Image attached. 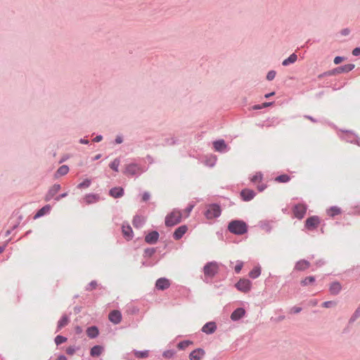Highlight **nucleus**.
<instances>
[{"instance_id": "f257e3e1", "label": "nucleus", "mask_w": 360, "mask_h": 360, "mask_svg": "<svg viewBox=\"0 0 360 360\" xmlns=\"http://www.w3.org/2000/svg\"><path fill=\"white\" fill-rule=\"evenodd\" d=\"M229 231L236 235H242L247 232V224L240 220H233L228 226Z\"/></svg>"}, {"instance_id": "f03ea898", "label": "nucleus", "mask_w": 360, "mask_h": 360, "mask_svg": "<svg viewBox=\"0 0 360 360\" xmlns=\"http://www.w3.org/2000/svg\"><path fill=\"white\" fill-rule=\"evenodd\" d=\"M182 219V213L177 210H174L165 217V225L167 226H174L179 224Z\"/></svg>"}, {"instance_id": "7ed1b4c3", "label": "nucleus", "mask_w": 360, "mask_h": 360, "mask_svg": "<svg viewBox=\"0 0 360 360\" xmlns=\"http://www.w3.org/2000/svg\"><path fill=\"white\" fill-rule=\"evenodd\" d=\"M219 264L215 262H211L207 263L203 269L204 274L205 278H212L218 272Z\"/></svg>"}, {"instance_id": "20e7f679", "label": "nucleus", "mask_w": 360, "mask_h": 360, "mask_svg": "<svg viewBox=\"0 0 360 360\" xmlns=\"http://www.w3.org/2000/svg\"><path fill=\"white\" fill-rule=\"evenodd\" d=\"M221 214L220 207L217 205H211L206 210L205 215L208 219L218 217Z\"/></svg>"}, {"instance_id": "39448f33", "label": "nucleus", "mask_w": 360, "mask_h": 360, "mask_svg": "<svg viewBox=\"0 0 360 360\" xmlns=\"http://www.w3.org/2000/svg\"><path fill=\"white\" fill-rule=\"evenodd\" d=\"M235 286L239 291L246 293L251 290L252 283L248 279L240 278Z\"/></svg>"}, {"instance_id": "423d86ee", "label": "nucleus", "mask_w": 360, "mask_h": 360, "mask_svg": "<svg viewBox=\"0 0 360 360\" xmlns=\"http://www.w3.org/2000/svg\"><path fill=\"white\" fill-rule=\"evenodd\" d=\"M292 212L296 218L302 219L307 212V206L304 204H297L293 207Z\"/></svg>"}, {"instance_id": "0eeeda50", "label": "nucleus", "mask_w": 360, "mask_h": 360, "mask_svg": "<svg viewBox=\"0 0 360 360\" xmlns=\"http://www.w3.org/2000/svg\"><path fill=\"white\" fill-rule=\"evenodd\" d=\"M320 224V219L317 216L309 217L305 221L307 229L311 230L316 229Z\"/></svg>"}, {"instance_id": "6e6552de", "label": "nucleus", "mask_w": 360, "mask_h": 360, "mask_svg": "<svg viewBox=\"0 0 360 360\" xmlns=\"http://www.w3.org/2000/svg\"><path fill=\"white\" fill-rule=\"evenodd\" d=\"M127 175H135L141 172L140 167L136 164H129L126 166L124 172Z\"/></svg>"}, {"instance_id": "1a4fd4ad", "label": "nucleus", "mask_w": 360, "mask_h": 360, "mask_svg": "<svg viewBox=\"0 0 360 360\" xmlns=\"http://www.w3.org/2000/svg\"><path fill=\"white\" fill-rule=\"evenodd\" d=\"M60 186L59 184H54L50 188L48 193L45 195L44 200L47 202L51 200L60 191Z\"/></svg>"}, {"instance_id": "9d476101", "label": "nucleus", "mask_w": 360, "mask_h": 360, "mask_svg": "<svg viewBox=\"0 0 360 360\" xmlns=\"http://www.w3.org/2000/svg\"><path fill=\"white\" fill-rule=\"evenodd\" d=\"M108 318L112 323L117 324L122 320L121 312L118 310H113L109 314Z\"/></svg>"}, {"instance_id": "9b49d317", "label": "nucleus", "mask_w": 360, "mask_h": 360, "mask_svg": "<svg viewBox=\"0 0 360 360\" xmlns=\"http://www.w3.org/2000/svg\"><path fill=\"white\" fill-rule=\"evenodd\" d=\"M188 227L186 225H182L178 227L173 233V237L175 240H179L187 232Z\"/></svg>"}, {"instance_id": "f8f14e48", "label": "nucleus", "mask_w": 360, "mask_h": 360, "mask_svg": "<svg viewBox=\"0 0 360 360\" xmlns=\"http://www.w3.org/2000/svg\"><path fill=\"white\" fill-rule=\"evenodd\" d=\"M158 232L153 231L146 236L145 241L148 244H155L158 241Z\"/></svg>"}, {"instance_id": "ddd939ff", "label": "nucleus", "mask_w": 360, "mask_h": 360, "mask_svg": "<svg viewBox=\"0 0 360 360\" xmlns=\"http://www.w3.org/2000/svg\"><path fill=\"white\" fill-rule=\"evenodd\" d=\"M155 286L158 289L164 290L170 286V282L165 278H161L156 281Z\"/></svg>"}, {"instance_id": "4468645a", "label": "nucleus", "mask_w": 360, "mask_h": 360, "mask_svg": "<svg viewBox=\"0 0 360 360\" xmlns=\"http://www.w3.org/2000/svg\"><path fill=\"white\" fill-rule=\"evenodd\" d=\"M205 350L198 348L195 350H193L189 355L190 360H200L202 356L205 355Z\"/></svg>"}, {"instance_id": "2eb2a0df", "label": "nucleus", "mask_w": 360, "mask_h": 360, "mask_svg": "<svg viewBox=\"0 0 360 360\" xmlns=\"http://www.w3.org/2000/svg\"><path fill=\"white\" fill-rule=\"evenodd\" d=\"M217 329V325L214 322H208L203 326L202 331L206 334H212Z\"/></svg>"}, {"instance_id": "dca6fc26", "label": "nucleus", "mask_w": 360, "mask_h": 360, "mask_svg": "<svg viewBox=\"0 0 360 360\" xmlns=\"http://www.w3.org/2000/svg\"><path fill=\"white\" fill-rule=\"evenodd\" d=\"M245 311L243 308H238L231 315V319L233 321H238L244 316Z\"/></svg>"}, {"instance_id": "f3484780", "label": "nucleus", "mask_w": 360, "mask_h": 360, "mask_svg": "<svg viewBox=\"0 0 360 360\" xmlns=\"http://www.w3.org/2000/svg\"><path fill=\"white\" fill-rule=\"evenodd\" d=\"M240 195L244 200L249 201L255 197V193L252 190L245 188L241 191Z\"/></svg>"}, {"instance_id": "a211bd4d", "label": "nucleus", "mask_w": 360, "mask_h": 360, "mask_svg": "<svg viewBox=\"0 0 360 360\" xmlns=\"http://www.w3.org/2000/svg\"><path fill=\"white\" fill-rule=\"evenodd\" d=\"M110 195L113 198H120L124 195V190L121 187H115L110 189Z\"/></svg>"}, {"instance_id": "6ab92c4d", "label": "nucleus", "mask_w": 360, "mask_h": 360, "mask_svg": "<svg viewBox=\"0 0 360 360\" xmlns=\"http://www.w3.org/2000/svg\"><path fill=\"white\" fill-rule=\"evenodd\" d=\"M342 289V286L340 283L338 282H333L330 285V292L333 295H337L338 294Z\"/></svg>"}, {"instance_id": "aec40b11", "label": "nucleus", "mask_w": 360, "mask_h": 360, "mask_svg": "<svg viewBox=\"0 0 360 360\" xmlns=\"http://www.w3.org/2000/svg\"><path fill=\"white\" fill-rule=\"evenodd\" d=\"M310 266V264L307 260H300L297 262L295 265V269L298 271H303L308 269Z\"/></svg>"}, {"instance_id": "412c9836", "label": "nucleus", "mask_w": 360, "mask_h": 360, "mask_svg": "<svg viewBox=\"0 0 360 360\" xmlns=\"http://www.w3.org/2000/svg\"><path fill=\"white\" fill-rule=\"evenodd\" d=\"M214 148L217 151H223L226 149V145L224 140L216 141L213 143Z\"/></svg>"}, {"instance_id": "4be33fe9", "label": "nucleus", "mask_w": 360, "mask_h": 360, "mask_svg": "<svg viewBox=\"0 0 360 360\" xmlns=\"http://www.w3.org/2000/svg\"><path fill=\"white\" fill-rule=\"evenodd\" d=\"M98 200H99V196L96 194L86 195L84 198V200L86 204L94 203V202H97Z\"/></svg>"}, {"instance_id": "5701e85b", "label": "nucleus", "mask_w": 360, "mask_h": 360, "mask_svg": "<svg viewBox=\"0 0 360 360\" xmlns=\"http://www.w3.org/2000/svg\"><path fill=\"white\" fill-rule=\"evenodd\" d=\"M122 229V233H123V235L124 236V237L127 240L131 239L133 231H132L131 226L123 225Z\"/></svg>"}, {"instance_id": "b1692460", "label": "nucleus", "mask_w": 360, "mask_h": 360, "mask_svg": "<svg viewBox=\"0 0 360 360\" xmlns=\"http://www.w3.org/2000/svg\"><path fill=\"white\" fill-rule=\"evenodd\" d=\"M86 334L90 338H94L98 335V330L96 326H91L87 328Z\"/></svg>"}, {"instance_id": "393cba45", "label": "nucleus", "mask_w": 360, "mask_h": 360, "mask_svg": "<svg viewBox=\"0 0 360 360\" xmlns=\"http://www.w3.org/2000/svg\"><path fill=\"white\" fill-rule=\"evenodd\" d=\"M103 347L100 345H96L91 348L90 354L92 356H98L103 352Z\"/></svg>"}, {"instance_id": "a878e982", "label": "nucleus", "mask_w": 360, "mask_h": 360, "mask_svg": "<svg viewBox=\"0 0 360 360\" xmlns=\"http://www.w3.org/2000/svg\"><path fill=\"white\" fill-rule=\"evenodd\" d=\"M297 60V56L295 53L291 54L288 58L285 59L282 64L284 66H287L289 64L294 63Z\"/></svg>"}, {"instance_id": "bb28decb", "label": "nucleus", "mask_w": 360, "mask_h": 360, "mask_svg": "<svg viewBox=\"0 0 360 360\" xmlns=\"http://www.w3.org/2000/svg\"><path fill=\"white\" fill-rule=\"evenodd\" d=\"M69 323V318L68 316L64 315L58 322V328L60 330L62 328L67 326Z\"/></svg>"}, {"instance_id": "cd10ccee", "label": "nucleus", "mask_w": 360, "mask_h": 360, "mask_svg": "<svg viewBox=\"0 0 360 360\" xmlns=\"http://www.w3.org/2000/svg\"><path fill=\"white\" fill-rule=\"evenodd\" d=\"M50 210H51V206L50 205H46V206L43 207L42 208H41L37 212V213L36 214L34 217L35 218L40 217L46 214V213H48Z\"/></svg>"}, {"instance_id": "c85d7f7f", "label": "nucleus", "mask_w": 360, "mask_h": 360, "mask_svg": "<svg viewBox=\"0 0 360 360\" xmlns=\"http://www.w3.org/2000/svg\"><path fill=\"white\" fill-rule=\"evenodd\" d=\"M261 274V269L260 267H255L252 270H251L249 273V276L252 278H256L259 277Z\"/></svg>"}, {"instance_id": "c756f323", "label": "nucleus", "mask_w": 360, "mask_h": 360, "mask_svg": "<svg viewBox=\"0 0 360 360\" xmlns=\"http://www.w3.org/2000/svg\"><path fill=\"white\" fill-rule=\"evenodd\" d=\"M327 213L330 217H334L341 213V210L338 207H332L327 210Z\"/></svg>"}, {"instance_id": "7c9ffc66", "label": "nucleus", "mask_w": 360, "mask_h": 360, "mask_svg": "<svg viewBox=\"0 0 360 360\" xmlns=\"http://www.w3.org/2000/svg\"><path fill=\"white\" fill-rule=\"evenodd\" d=\"M354 68V65L353 64H347V65H345L344 66H342V67H340L338 68V72H349L351 70H352Z\"/></svg>"}, {"instance_id": "2f4dec72", "label": "nucleus", "mask_w": 360, "mask_h": 360, "mask_svg": "<svg viewBox=\"0 0 360 360\" xmlns=\"http://www.w3.org/2000/svg\"><path fill=\"white\" fill-rule=\"evenodd\" d=\"M69 172V167L67 165H62L58 168L56 172V176H63L68 174Z\"/></svg>"}, {"instance_id": "473e14b6", "label": "nucleus", "mask_w": 360, "mask_h": 360, "mask_svg": "<svg viewBox=\"0 0 360 360\" xmlns=\"http://www.w3.org/2000/svg\"><path fill=\"white\" fill-rule=\"evenodd\" d=\"M134 354L137 358H147L149 355V352L148 350H145L143 352L139 351H134Z\"/></svg>"}, {"instance_id": "72a5a7b5", "label": "nucleus", "mask_w": 360, "mask_h": 360, "mask_svg": "<svg viewBox=\"0 0 360 360\" xmlns=\"http://www.w3.org/2000/svg\"><path fill=\"white\" fill-rule=\"evenodd\" d=\"M290 180V177L287 174H281L276 178V181L280 183H286Z\"/></svg>"}, {"instance_id": "f704fd0d", "label": "nucleus", "mask_w": 360, "mask_h": 360, "mask_svg": "<svg viewBox=\"0 0 360 360\" xmlns=\"http://www.w3.org/2000/svg\"><path fill=\"white\" fill-rule=\"evenodd\" d=\"M262 179V174L260 172H257L254 174L251 178V181L253 183L260 182Z\"/></svg>"}, {"instance_id": "c9c22d12", "label": "nucleus", "mask_w": 360, "mask_h": 360, "mask_svg": "<svg viewBox=\"0 0 360 360\" xmlns=\"http://www.w3.org/2000/svg\"><path fill=\"white\" fill-rule=\"evenodd\" d=\"M120 165V160L117 159L114 160L110 164V167L115 172H118V167Z\"/></svg>"}, {"instance_id": "e433bc0d", "label": "nucleus", "mask_w": 360, "mask_h": 360, "mask_svg": "<svg viewBox=\"0 0 360 360\" xmlns=\"http://www.w3.org/2000/svg\"><path fill=\"white\" fill-rule=\"evenodd\" d=\"M314 281H315V278H314V276H308V277H306L304 280H302L301 283L303 285H306L308 283H311L314 282Z\"/></svg>"}, {"instance_id": "4c0bfd02", "label": "nucleus", "mask_w": 360, "mask_h": 360, "mask_svg": "<svg viewBox=\"0 0 360 360\" xmlns=\"http://www.w3.org/2000/svg\"><path fill=\"white\" fill-rule=\"evenodd\" d=\"M66 340H67V338L63 336H61V335H57L55 338V342L57 345L66 342Z\"/></svg>"}, {"instance_id": "58836bf2", "label": "nucleus", "mask_w": 360, "mask_h": 360, "mask_svg": "<svg viewBox=\"0 0 360 360\" xmlns=\"http://www.w3.org/2000/svg\"><path fill=\"white\" fill-rule=\"evenodd\" d=\"M91 184V180L86 179L83 182L80 183L77 187L79 188H88Z\"/></svg>"}, {"instance_id": "ea45409f", "label": "nucleus", "mask_w": 360, "mask_h": 360, "mask_svg": "<svg viewBox=\"0 0 360 360\" xmlns=\"http://www.w3.org/2000/svg\"><path fill=\"white\" fill-rule=\"evenodd\" d=\"M190 344H191V342L190 341H188V340L182 341L178 344V347L179 349H184L186 347H187Z\"/></svg>"}, {"instance_id": "a19ab883", "label": "nucleus", "mask_w": 360, "mask_h": 360, "mask_svg": "<svg viewBox=\"0 0 360 360\" xmlns=\"http://www.w3.org/2000/svg\"><path fill=\"white\" fill-rule=\"evenodd\" d=\"M336 305V303L333 302V301H327V302H324L323 304H322V306L325 308H329V307H334Z\"/></svg>"}, {"instance_id": "79ce46f5", "label": "nucleus", "mask_w": 360, "mask_h": 360, "mask_svg": "<svg viewBox=\"0 0 360 360\" xmlns=\"http://www.w3.org/2000/svg\"><path fill=\"white\" fill-rule=\"evenodd\" d=\"M276 76L275 71H269L266 75V79L269 81L273 80Z\"/></svg>"}, {"instance_id": "37998d69", "label": "nucleus", "mask_w": 360, "mask_h": 360, "mask_svg": "<svg viewBox=\"0 0 360 360\" xmlns=\"http://www.w3.org/2000/svg\"><path fill=\"white\" fill-rule=\"evenodd\" d=\"M75 352V349L73 347H69L66 349V353L70 355H72Z\"/></svg>"}, {"instance_id": "c03bdc74", "label": "nucleus", "mask_w": 360, "mask_h": 360, "mask_svg": "<svg viewBox=\"0 0 360 360\" xmlns=\"http://www.w3.org/2000/svg\"><path fill=\"white\" fill-rule=\"evenodd\" d=\"M302 310V308L301 307H294L291 309V313H293V314H297L299 312H300Z\"/></svg>"}, {"instance_id": "a18cd8bd", "label": "nucleus", "mask_w": 360, "mask_h": 360, "mask_svg": "<svg viewBox=\"0 0 360 360\" xmlns=\"http://www.w3.org/2000/svg\"><path fill=\"white\" fill-rule=\"evenodd\" d=\"M243 267V263L242 262H240L239 264H238L237 265H236L235 266V271L238 274L241 269Z\"/></svg>"}, {"instance_id": "49530a36", "label": "nucleus", "mask_w": 360, "mask_h": 360, "mask_svg": "<svg viewBox=\"0 0 360 360\" xmlns=\"http://www.w3.org/2000/svg\"><path fill=\"white\" fill-rule=\"evenodd\" d=\"M150 198V194L148 192H145L142 196L143 201H147Z\"/></svg>"}, {"instance_id": "de8ad7c7", "label": "nucleus", "mask_w": 360, "mask_h": 360, "mask_svg": "<svg viewBox=\"0 0 360 360\" xmlns=\"http://www.w3.org/2000/svg\"><path fill=\"white\" fill-rule=\"evenodd\" d=\"M343 60V58L340 56H336L334 59L335 64H339Z\"/></svg>"}, {"instance_id": "09e8293b", "label": "nucleus", "mask_w": 360, "mask_h": 360, "mask_svg": "<svg viewBox=\"0 0 360 360\" xmlns=\"http://www.w3.org/2000/svg\"><path fill=\"white\" fill-rule=\"evenodd\" d=\"M352 54L355 56L360 55V48H356L352 51Z\"/></svg>"}, {"instance_id": "8fccbe9b", "label": "nucleus", "mask_w": 360, "mask_h": 360, "mask_svg": "<svg viewBox=\"0 0 360 360\" xmlns=\"http://www.w3.org/2000/svg\"><path fill=\"white\" fill-rule=\"evenodd\" d=\"M271 104V103H264L262 104V106L257 105L255 107V109H261L262 107H267L269 106Z\"/></svg>"}, {"instance_id": "3c124183", "label": "nucleus", "mask_w": 360, "mask_h": 360, "mask_svg": "<svg viewBox=\"0 0 360 360\" xmlns=\"http://www.w3.org/2000/svg\"><path fill=\"white\" fill-rule=\"evenodd\" d=\"M193 205H190L189 207H188L186 210H185V212H186V217H188L190 214V212H191L192 209H193Z\"/></svg>"}, {"instance_id": "603ef678", "label": "nucleus", "mask_w": 360, "mask_h": 360, "mask_svg": "<svg viewBox=\"0 0 360 360\" xmlns=\"http://www.w3.org/2000/svg\"><path fill=\"white\" fill-rule=\"evenodd\" d=\"M65 196H67L66 193L59 195L56 198V200L59 201L61 198H65Z\"/></svg>"}, {"instance_id": "864d4df0", "label": "nucleus", "mask_w": 360, "mask_h": 360, "mask_svg": "<svg viewBox=\"0 0 360 360\" xmlns=\"http://www.w3.org/2000/svg\"><path fill=\"white\" fill-rule=\"evenodd\" d=\"M103 137L102 136L99 135V136H96L94 139V141L95 142H99L102 140Z\"/></svg>"}, {"instance_id": "5fc2aeb1", "label": "nucleus", "mask_w": 360, "mask_h": 360, "mask_svg": "<svg viewBox=\"0 0 360 360\" xmlns=\"http://www.w3.org/2000/svg\"><path fill=\"white\" fill-rule=\"evenodd\" d=\"M96 282H91L89 285H90V290H92V289H94L96 287Z\"/></svg>"}, {"instance_id": "6e6d98bb", "label": "nucleus", "mask_w": 360, "mask_h": 360, "mask_svg": "<svg viewBox=\"0 0 360 360\" xmlns=\"http://www.w3.org/2000/svg\"><path fill=\"white\" fill-rule=\"evenodd\" d=\"M266 188V186H264V185H262V186H257V188L259 191H262L265 189Z\"/></svg>"}, {"instance_id": "4d7b16f0", "label": "nucleus", "mask_w": 360, "mask_h": 360, "mask_svg": "<svg viewBox=\"0 0 360 360\" xmlns=\"http://www.w3.org/2000/svg\"><path fill=\"white\" fill-rule=\"evenodd\" d=\"M355 317L360 316V309H356L354 315Z\"/></svg>"}, {"instance_id": "13d9d810", "label": "nucleus", "mask_w": 360, "mask_h": 360, "mask_svg": "<svg viewBox=\"0 0 360 360\" xmlns=\"http://www.w3.org/2000/svg\"><path fill=\"white\" fill-rule=\"evenodd\" d=\"M75 330H76V332H77V333H82V328H81L79 326H77V327L75 328Z\"/></svg>"}, {"instance_id": "bf43d9fd", "label": "nucleus", "mask_w": 360, "mask_h": 360, "mask_svg": "<svg viewBox=\"0 0 360 360\" xmlns=\"http://www.w3.org/2000/svg\"><path fill=\"white\" fill-rule=\"evenodd\" d=\"M56 360H67V359L65 356L61 355V356H58Z\"/></svg>"}, {"instance_id": "052dcab7", "label": "nucleus", "mask_w": 360, "mask_h": 360, "mask_svg": "<svg viewBox=\"0 0 360 360\" xmlns=\"http://www.w3.org/2000/svg\"><path fill=\"white\" fill-rule=\"evenodd\" d=\"M115 141L117 143H121L122 142V139L120 137H117Z\"/></svg>"}, {"instance_id": "680f3d73", "label": "nucleus", "mask_w": 360, "mask_h": 360, "mask_svg": "<svg viewBox=\"0 0 360 360\" xmlns=\"http://www.w3.org/2000/svg\"><path fill=\"white\" fill-rule=\"evenodd\" d=\"M80 143H84V144H86L89 143L88 140H85V139H81L80 140Z\"/></svg>"}, {"instance_id": "e2e57ef3", "label": "nucleus", "mask_w": 360, "mask_h": 360, "mask_svg": "<svg viewBox=\"0 0 360 360\" xmlns=\"http://www.w3.org/2000/svg\"><path fill=\"white\" fill-rule=\"evenodd\" d=\"M101 154H98L97 155H96L94 158V160H98L99 158H101Z\"/></svg>"}, {"instance_id": "0e129e2a", "label": "nucleus", "mask_w": 360, "mask_h": 360, "mask_svg": "<svg viewBox=\"0 0 360 360\" xmlns=\"http://www.w3.org/2000/svg\"><path fill=\"white\" fill-rule=\"evenodd\" d=\"M274 92H272V93H271V94H266V95H265V97H266V98H269V96H272V95H274Z\"/></svg>"}, {"instance_id": "69168bd1", "label": "nucleus", "mask_w": 360, "mask_h": 360, "mask_svg": "<svg viewBox=\"0 0 360 360\" xmlns=\"http://www.w3.org/2000/svg\"><path fill=\"white\" fill-rule=\"evenodd\" d=\"M306 118L311 120V121H314V120L312 119V117H309V116H306Z\"/></svg>"}, {"instance_id": "338daca9", "label": "nucleus", "mask_w": 360, "mask_h": 360, "mask_svg": "<svg viewBox=\"0 0 360 360\" xmlns=\"http://www.w3.org/2000/svg\"><path fill=\"white\" fill-rule=\"evenodd\" d=\"M137 219H140L139 217H136V218L134 219V224L136 222Z\"/></svg>"}, {"instance_id": "774afa93", "label": "nucleus", "mask_w": 360, "mask_h": 360, "mask_svg": "<svg viewBox=\"0 0 360 360\" xmlns=\"http://www.w3.org/2000/svg\"><path fill=\"white\" fill-rule=\"evenodd\" d=\"M4 251V248L0 246V253H1Z\"/></svg>"}]
</instances>
